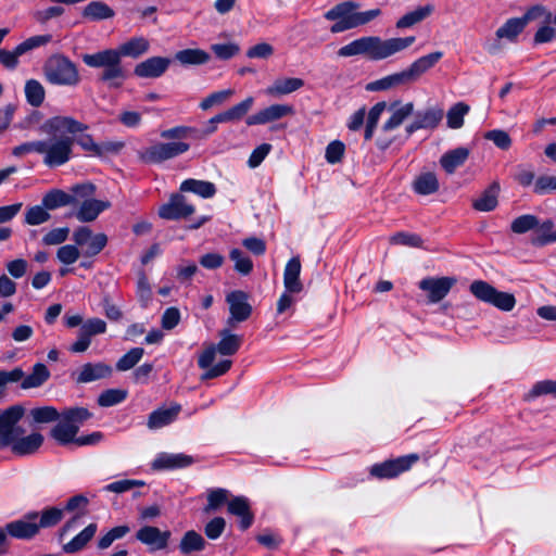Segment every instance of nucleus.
<instances>
[{
    "instance_id": "10",
    "label": "nucleus",
    "mask_w": 556,
    "mask_h": 556,
    "mask_svg": "<svg viewBox=\"0 0 556 556\" xmlns=\"http://www.w3.org/2000/svg\"><path fill=\"white\" fill-rule=\"evenodd\" d=\"M24 414L25 408L22 405H13L3 412L0 410V450L8 447L16 434L24 432L16 426Z\"/></svg>"
},
{
    "instance_id": "54",
    "label": "nucleus",
    "mask_w": 556,
    "mask_h": 556,
    "mask_svg": "<svg viewBox=\"0 0 556 556\" xmlns=\"http://www.w3.org/2000/svg\"><path fill=\"white\" fill-rule=\"evenodd\" d=\"M556 393V381L543 380L536 382L529 392L523 395V401L530 402L539 396L555 394Z\"/></svg>"
},
{
    "instance_id": "12",
    "label": "nucleus",
    "mask_w": 556,
    "mask_h": 556,
    "mask_svg": "<svg viewBox=\"0 0 556 556\" xmlns=\"http://www.w3.org/2000/svg\"><path fill=\"white\" fill-rule=\"evenodd\" d=\"M419 460L418 454H408L400 456L395 459H388L380 464H375L370 468V475L378 479H391L397 477L400 473L407 471L410 467Z\"/></svg>"
},
{
    "instance_id": "42",
    "label": "nucleus",
    "mask_w": 556,
    "mask_h": 556,
    "mask_svg": "<svg viewBox=\"0 0 556 556\" xmlns=\"http://www.w3.org/2000/svg\"><path fill=\"white\" fill-rule=\"evenodd\" d=\"M206 542L203 536L194 530L187 531L179 543V551L187 555L193 552H201L205 548Z\"/></svg>"
},
{
    "instance_id": "58",
    "label": "nucleus",
    "mask_w": 556,
    "mask_h": 556,
    "mask_svg": "<svg viewBox=\"0 0 556 556\" xmlns=\"http://www.w3.org/2000/svg\"><path fill=\"white\" fill-rule=\"evenodd\" d=\"M390 243L420 248L422 245V239L416 233L400 231L391 236Z\"/></svg>"
},
{
    "instance_id": "28",
    "label": "nucleus",
    "mask_w": 556,
    "mask_h": 556,
    "mask_svg": "<svg viewBox=\"0 0 556 556\" xmlns=\"http://www.w3.org/2000/svg\"><path fill=\"white\" fill-rule=\"evenodd\" d=\"M111 203L109 201H101L97 199H87L76 212V218L83 223L93 222L104 210L109 208Z\"/></svg>"
},
{
    "instance_id": "23",
    "label": "nucleus",
    "mask_w": 556,
    "mask_h": 556,
    "mask_svg": "<svg viewBox=\"0 0 556 556\" xmlns=\"http://www.w3.org/2000/svg\"><path fill=\"white\" fill-rule=\"evenodd\" d=\"M112 375V367L105 363H86L81 366L75 380L77 383H89L108 378Z\"/></svg>"
},
{
    "instance_id": "6",
    "label": "nucleus",
    "mask_w": 556,
    "mask_h": 556,
    "mask_svg": "<svg viewBox=\"0 0 556 556\" xmlns=\"http://www.w3.org/2000/svg\"><path fill=\"white\" fill-rule=\"evenodd\" d=\"M43 128L49 134L66 132L73 135L74 144L77 143L83 150L96 156L98 143L89 134H83L88 129V125L71 117L54 116L47 119Z\"/></svg>"
},
{
    "instance_id": "36",
    "label": "nucleus",
    "mask_w": 556,
    "mask_h": 556,
    "mask_svg": "<svg viewBox=\"0 0 556 556\" xmlns=\"http://www.w3.org/2000/svg\"><path fill=\"white\" fill-rule=\"evenodd\" d=\"M304 80L301 78H279L274 81L271 86L266 89V93L273 97L289 94L302 88Z\"/></svg>"
},
{
    "instance_id": "63",
    "label": "nucleus",
    "mask_w": 556,
    "mask_h": 556,
    "mask_svg": "<svg viewBox=\"0 0 556 556\" xmlns=\"http://www.w3.org/2000/svg\"><path fill=\"white\" fill-rule=\"evenodd\" d=\"M77 247L78 245L66 244L59 248L56 252L58 260L65 265L74 264L80 256Z\"/></svg>"
},
{
    "instance_id": "43",
    "label": "nucleus",
    "mask_w": 556,
    "mask_h": 556,
    "mask_svg": "<svg viewBox=\"0 0 556 556\" xmlns=\"http://www.w3.org/2000/svg\"><path fill=\"white\" fill-rule=\"evenodd\" d=\"M433 10H434V7L431 4L419 7L416 10L404 14L396 22V27L400 29L412 27L415 24L420 23L421 21H424L428 16H430V14L433 12Z\"/></svg>"
},
{
    "instance_id": "29",
    "label": "nucleus",
    "mask_w": 556,
    "mask_h": 556,
    "mask_svg": "<svg viewBox=\"0 0 556 556\" xmlns=\"http://www.w3.org/2000/svg\"><path fill=\"white\" fill-rule=\"evenodd\" d=\"M180 409L181 407L179 404H175L168 408H157L149 415L147 425L150 429H159L167 426L177 418Z\"/></svg>"
},
{
    "instance_id": "14",
    "label": "nucleus",
    "mask_w": 556,
    "mask_h": 556,
    "mask_svg": "<svg viewBox=\"0 0 556 556\" xmlns=\"http://www.w3.org/2000/svg\"><path fill=\"white\" fill-rule=\"evenodd\" d=\"M226 302L229 305L230 316L227 320L229 326L236 323H243L252 314V305L249 303V295L242 290L231 291L226 295Z\"/></svg>"
},
{
    "instance_id": "44",
    "label": "nucleus",
    "mask_w": 556,
    "mask_h": 556,
    "mask_svg": "<svg viewBox=\"0 0 556 556\" xmlns=\"http://www.w3.org/2000/svg\"><path fill=\"white\" fill-rule=\"evenodd\" d=\"M520 18L525 26L535 21L540 22V24H551L553 21L556 22V17L554 18L552 11L542 4L530 7Z\"/></svg>"
},
{
    "instance_id": "39",
    "label": "nucleus",
    "mask_w": 556,
    "mask_h": 556,
    "mask_svg": "<svg viewBox=\"0 0 556 556\" xmlns=\"http://www.w3.org/2000/svg\"><path fill=\"white\" fill-rule=\"evenodd\" d=\"M174 59L185 66L202 65L211 60V55L202 49H184L177 51Z\"/></svg>"
},
{
    "instance_id": "46",
    "label": "nucleus",
    "mask_w": 556,
    "mask_h": 556,
    "mask_svg": "<svg viewBox=\"0 0 556 556\" xmlns=\"http://www.w3.org/2000/svg\"><path fill=\"white\" fill-rule=\"evenodd\" d=\"M25 97L29 105L34 108L40 106L46 97V91L40 81L28 79L25 84Z\"/></svg>"
},
{
    "instance_id": "2",
    "label": "nucleus",
    "mask_w": 556,
    "mask_h": 556,
    "mask_svg": "<svg viewBox=\"0 0 556 556\" xmlns=\"http://www.w3.org/2000/svg\"><path fill=\"white\" fill-rule=\"evenodd\" d=\"M415 42V37L382 39L379 36H365L351 41L338 50L342 58L364 55L371 61L388 59Z\"/></svg>"
},
{
    "instance_id": "62",
    "label": "nucleus",
    "mask_w": 556,
    "mask_h": 556,
    "mask_svg": "<svg viewBox=\"0 0 556 556\" xmlns=\"http://www.w3.org/2000/svg\"><path fill=\"white\" fill-rule=\"evenodd\" d=\"M90 339L106 331V323L98 317L87 319L80 327Z\"/></svg>"
},
{
    "instance_id": "51",
    "label": "nucleus",
    "mask_w": 556,
    "mask_h": 556,
    "mask_svg": "<svg viewBox=\"0 0 556 556\" xmlns=\"http://www.w3.org/2000/svg\"><path fill=\"white\" fill-rule=\"evenodd\" d=\"M253 103H254V98L248 97L240 103L224 111L226 122L231 123V122H238V121L242 119L247 115V113L251 110V108L253 106Z\"/></svg>"
},
{
    "instance_id": "45",
    "label": "nucleus",
    "mask_w": 556,
    "mask_h": 556,
    "mask_svg": "<svg viewBox=\"0 0 556 556\" xmlns=\"http://www.w3.org/2000/svg\"><path fill=\"white\" fill-rule=\"evenodd\" d=\"M525 27L526 26L520 17H513L507 20L500 28H497L495 35L500 39L505 38L510 41H515Z\"/></svg>"
},
{
    "instance_id": "53",
    "label": "nucleus",
    "mask_w": 556,
    "mask_h": 556,
    "mask_svg": "<svg viewBox=\"0 0 556 556\" xmlns=\"http://www.w3.org/2000/svg\"><path fill=\"white\" fill-rule=\"evenodd\" d=\"M539 226V218L531 214H525L515 218L510 224L514 233L522 235Z\"/></svg>"
},
{
    "instance_id": "60",
    "label": "nucleus",
    "mask_w": 556,
    "mask_h": 556,
    "mask_svg": "<svg viewBox=\"0 0 556 556\" xmlns=\"http://www.w3.org/2000/svg\"><path fill=\"white\" fill-rule=\"evenodd\" d=\"M232 93L233 90L231 89L213 92L200 102V108L203 111H207L214 105H218L225 102L229 97L232 96Z\"/></svg>"
},
{
    "instance_id": "61",
    "label": "nucleus",
    "mask_w": 556,
    "mask_h": 556,
    "mask_svg": "<svg viewBox=\"0 0 556 556\" xmlns=\"http://www.w3.org/2000/svg\"><path fill=\"white\" fill-rule=\"evenodd\" d=\"M214 54L220 60H229L237 55L240 51V48L237 43H215L211 46Z\"/></svg>"
},
{
    "instance_id": "13",
    "label": "nucleus",
    "mask_w": 556,
    "mask_h": 556,
    "mask_svg": "<svg viewBox=\"0 0 556 556\" xmlns=\"http://www.w3.org/2000/svg\"><path fill=\"white\" fill-rule=\"evenodd\" d=\"M73 240L78 247H86L83 254L87 257L98 255L106 245L108 237L100 232L93 235L89 227H78L73 233Z\"/></svg>"
},
{
    "instance_id": "22",
    "label": "nucleus",
    "mask_w": 556,
    "mask_h": 556,
    "mask_svg": "<svg viewBox=\"0 0 556 556\" xmlns=\"http://www.w3.org/2000/svg\"><path fill=\"white\" fill-rule=\"evenodd\" d=\"M442 109H429L425 112H417L414 122L406 126V134L410 136L422 128H435L443 118Z\"/></svg>"
},
{
    "instance_id": "1",
    "label": "nucleus",
    "mask_w": 556,
    "mask_h": 556,
    "mask_svg": "<svg viewBox=\"0 0 556 556\" xmlns=\"http://www.w3.org/2000/svg\"><path fill=\"white\" fill-rule=\"evenodd\" d=\"M150 43L143 37H134L119 46L118 49H105L92 54H83V62L89 67L103 68L100 80L110 87H121L126 79V71L122 66V56L134 59L148 52Z\"/></svg>"
},
{
    "instance_id": "57",
    "label": "nucleus",
    "mask_w": 556,
    "mask_h": 556,
    "mask_svg": "<svg viewBox=\"0 0 556 556\" xmlns=\"http://www.w3.org/2000/svg\"><path fill=\"white\" fill-rule=\"evenodd\" d=\"M229 492L226 489H214L207 494V504L204 507V513L208 514L217 510L228 500Z\"/></svg>"
},
{
    "instance_id": "11",
    "label": "nucleus",
    "mask_w": 556,
    "mask_h": 556,
    "mask_svg": "<svg viewBox=\"0 0 556 556\" xmlns=\"http://www.w3.org/2000/svg\"><path fill=\"white\" fill-rule=\"evenodd\" d=\"M190 148V144L182 141L156 143L140 153V160L148 164H160L174 159Z\"/></svg>"
},
{
    "instance_id": "55",
    "label": "nucleus",
    "mask_w": 556,
    "mask_h": 556,
    "mask_svg": "<svg viewBox=\"0 0 556 556\" xmlns=\"http://www.w3.org/2000/svg\"><path fill=\"white\" fill-rule=\"evenodd\" d=\"M50 218V213L42 204L30 206L25 213V223L30 226L41 225Z\"/></svg>"
},
{
    "instance_id": "33",
    "label": "nucleus",
    "mask_w": 556,
    "mask_h": 556,
    "mask_svg": "<svg viewBox=\"0 0 556 556\" xmlns=\"http://www.w3.org/2000/svg\"><path fill=\"white\" fill-rule=\"evenodd\" d=\"M500 184L493 181L479 198L473 200L472 207L479 212L493 211L498 204Z\"/></svg>"
},
{
    "instance_id": "32",
    "label": "nucleus",
    "mask_w": 556,
    "mask_h": 556,
    "mask_svg": "<svg viewBox=\"0 0 556 556\" xmlns=\"http://www.w3.org/2000/svg\"><path fill=\"white\" fill-rule=\"evenodd\" d=\"M83 18L89 22H100L115 16L114 10L102 1H91L81 10Z\"/></svg>"
},
{
    "instance_id": "9",
    "label": "nucleus",
    "mask_w": 556,
    "mask_h": 556,
    "mask_svg": "<svg viewBox=\"0 0 556 556\" xmlns=\"http://www.w3.org/2000/svg\"><path fill=\"white\" fill-rule=\"evenodd\" d=\"M469 290L479 301L491 304L504 312H510L516 305L513 293L498 291L484 280L472 281Z\"/></svg>"
},
{
    "instance_id": "31",
    "label": "nucleus",
    "mask_w": 556,
    "mask_h": 556,
    "mask_svg": "<svg viewBox=\"0 0 556 556\" xmlns=\"http://www.w3.org/2000/svg\"><path fill=\"white\" fill-rule=\"evenodd\" d=\"M412 84V80L409 78V75L407 74L406 70L394 73L391 75H388L386 77H382L380 79H377L375 81L369 83L366 86V89L368 91H381V90H388L397 86L402 85H408Z\"/></svg>"
},
{
    "instance_id": "52",
    "label": "nucleus",
    "mask_w": 556,
    "mask_h": 556,
    "mask_svg": "<svg viewBox=\"0 0 556 556\" xmlns=\"http://www.w3.org/2000/svg\"><path fill=\"white\" fill-rule=\"evenodd\" d=\"M144 350L142 348H132L124 354L116 363L118 371H126L134 368L142 358Z\"/></svg>"
},
{
    "instance_id": "48",
    "label": "nucleus",
    "mask_w": 556,
    "mask_h": 556,
    "mask_svg": "<svg viewBox=\"0 0 556 556\" xmlns=\"http://www.w3.org/2000/svg\"><path fill=\"white\" fill-rule=\"evenodd\" d=\"M229 258L235 263V270L240 275L248 276L253 270L252 260L240 249H232Z\"/></svg>"
},
{
    "instance_id": "8",
    "label": "nucleus",
    "mask_w": 556,
    "mask_h": 556,
    "mask_svg": "<svg viewBox=\"0 0 556 556\" xmlns=\"http://www.w3.org/2000/svg\"><path fill=\"white\" fill-rule=\"evenodd\" d=\"M43 164L50 168L67 163L73 155L74 138L71 136L50 137L42 140Z\"/></svg>"
},
{
    "instance_id": "37",
    "label": "nucleus",
    "mask_w": 556,
    "mask_h": 556,
    "mask_svg": "<svg viewBox=\"0 0 556 556\" xmlns=\"http://www.w3.org/2000/svg\"><path fill=\"white\" fill-rule=\"evenodd\" d=\"M50 376V370L45 364L36 363L33 366L31 372L22 380L21 388L25 390L39 388L49 380Z\"/></svg>"
},
{
    "instance_id": "16",
    "label": "nucleus",
    "mask_w": 556,
    "mask_h": 556,
    "mask_svg": "<svg viewBox=\"0 0 556 556\" xmlns=\"http://www.w3.org/2000/svg\"><path fill=\"white\" fill-rule=\"evenodd\" d=\"M39 513L30 511L24 515L23 518L7 523L3 528L7 531V536L11 535L18 540H30L35 538L39 531L36 526V520Z\"/></svg>"
},
{
    "instance_id": "18",
    "label": "nucleus",
    "mask_w": 556,
    "mask_h": 556,
    "mask_svg": "<svg viewBox=\"0 0 556 556\" xmlns=\"http://www.w3.org/2000/svg\"><path fill=\"white\" fill-rule=\"evenodd\" d=\"M170 531H162L154 526H143L136 532V539L150 551H162L168 546Z\"/></svg>"
},
{
    "instance_id": "5",
    "label": "nucleus",
    "mask_w": 556,
    "mask_h": 556,
    "mask_svg": "<svg viewBox=\"0 0 556 556\" xmlns=\"http://www.w3.org/2000/svg\"><path fill=\"white\" fill-rule=\"evenodd\" d=\"M359 4L355 1H344L325 13V18L334 21L330 31L332 34L343 33L345 30L356 28L368 24L381 14L380 9H372L365 12H356Z\"/></svg>"
},
{
    "instance_id": "27",
    "label": "nucleus",
    "mask_w": 556,
    "mask_h": 556,
    "mask_svg": "<svg viewBox=\"0 0 556 556\" xmlns=\"http://www.w3.org/2000/svg\"><path fill=\"white\" fill-rule=\"evenodd\" d=\"M442 58V51H434L414 61L409 67L406 68L412 83L416 81L422 74L432 68Z\"/></svg>"
},
{
    "instance_id": "38",
    "label": "nucleus",
    "mask_w": 556,
    "mask_h": 556,
    "mask_svg": "<svg viewBox=\"0 0 556 556\" xmlns=\"http://www.w3.org/2000/svg\"><path fill=\"white\" fill-rule=\"evenodd\" d=\"M531 238V243L535 247H543L547 243L556 241V231L554 230V222L545 219L540 223L534 229Z\"/></svg>"
},
{
    "instance_id": "17",
    "label": "nucleus",
    "mask_w": 556,
    "mask_h": 556,
    "mask_svg": "<svg viewBox=\"0 0 556 556\" xmlns=\"http://www.w3.org/2000/svg\"><path fill=\"white\" fill-rule=\"evenodd\" d=\"M193 213L194 206L189 204L186 197L180 193L172 194L168 202L159 208V216L167 220L186 218Z\"/></svg>"
},
{
    "instance_id": "41",
    "label": "nucleus",
    "mask_w": 556,
    "mask_h": 556,
    "mask_svg": "<svg viewBox=\"0 0 556 556\" xmlns=\"http://www.w3.org/2000/svg\"><path fill=\"white\" fill-rule=\"evenodd\" d=\"M29 416L34 424H50L54 421H64V410L59 412L53 406H40L30 409Z\"/></svg>"
},
{
    "instance_id": "20",
    "label": "nucleus",
    "mask_w": 556,
    "mask_h": 556,
    "mask_svg": "<svg viewBox=\"0 0 556 556\" xmlns=\"http://www.w3.org/2000/svg\"><path fill=\"white\" fill-rule=\"evenodd\" d=\"M170 60L163 56H152L135 66L134 73L141 78H157L168 68Z\"/></svg>"
},
{
    "instance_id": "21",
    "label": "nucleus",
    "mask_w": 556,
    "mask_h": 556,
    "mask_svg": "<svg viewBox=\"0 0 556 556\" xmlns=\"http://www.w3.org/2000/svg\"><path fill=\"white\" fill-rule=\"evenodd\" d=\"M20 434L14 437V441L10 443L11 451L14 455L26 456L35 454L43 443V435L39 432H33L27 437L18 438Z\"/></svg>"
},
{
    "instance_id": "24",
    "label": "nucleus",
    "mask_w": 556,
    "mask_h": 556,
    "mask_svg": "<svg viewBox=\"0 0 556 556\" xmlns=\"http://www.w3.org/2000/svg\"><path fill=\"white\" fill-rule=\"evenodd\" d=\"M193 458L189 455L179 453V454H168L161 453L152 463V468L155 470H165V469H176V468H185L193 464Z\"/></svg>"
},
{
    "instance_id": "25",
    "label": "nucleus",
    "mask_w": 556,
    "mask_h": 556,
    "mask_svg": "<svg viewBox=\"0 0 556 556\" xmlns=\"http://www.w3.org/2000/svg\"><path fill=\"white\" fill-rule=\"evenodd\" d=\"M301 262L299 256H294L287 263L283 273V285L289 293H300L303 285L300 280Z\"/></svg>"
},
{
    "instance_id": "59",
    "label": "nucleus",
    "mask_w": 556,
    "mask_h": 556,
    "mask_svg": "<svg viewBox=\"0 0 556 556\" xmlns=\"http://www.w3.org/2000/svg\"><path fill=\"white\" fill-rule=\"evenodd\" d=\"M52 39L51 35H38L29 37L28 39L24 40L20 45H17V52L25 54L28 51H31L33 49H36L38 47L45 46L49 43Z\"/></svg>"
},
{
    "instance_id": "15",
    "label": "nucleus",
    "mask_w": 556,
    "mask_h": 556,
    "mask_svg": "<svg viewBox=\"0 0 556 556\" xmlns=\"http://www.w3.org/2000/svg\"><path fill=\"white\" fill-rule=\"evenodd\" d=\"M455 283L456 279L453 277H427L419 281L418 287L427 292L429 303H438L448 294Z\"/></svg>"
},
{
    "instance_id": "50",
    "label": "nucleus",
    "mask_w": 556,
    "mask_h": 556,
    "mask_svg": "<svg viewBox=\"0 0 556 556\" xmlns=\"http://www.w3.org/2000/svg\"><path fill=\"white\" fill-rule=\"evenodd\" d=\"M39 520H36L38 531L41 528H51L56 526L63 519V509L58 507H49L41 511Z\"/></svg>"
},
{
    "instance_id": "7",
    "label": "nucleus",
    "mask_w": 556,
    "mask_h": 556,
    "mask_svg": "<svg viewBox=\"0 0 556 556\" xmlns=\"http://www.w3.org/2000/svg\"><path fill=\"white\" fill-rule=\"evenodd\" d=\"M43 74L53 85L76 86L80 81L76 64L63 54L50 56L43 65Z\"/></svg>"
},
{
    "instance_id": "49",
    "label": "nucleus",
    "mask_w": 556,
    "mask_h": 556,
    "mask_svg": "<svg viewBox=\"0 0 556 556\" xmlns=\"http://www.w3.org/2000/svg\"><path fill=\"white\" fill-rule=\"evenodd\" d=\"M414 104L408 102L393 112L391 117L383 124L382 129L390 131L397 128L409 115L413 114Z\"/></svg>"
},
{
    "instance_id": "40",
    "label": "nucleus",
    "mask_w": 556,
    "mask_h": 556,
    "mask_svg": "<svg viewBox=\"0 0 556 556\" xmlns=\"http://www.w3.org/2000/svg\"><path fill=\"white\" fill-rule=\"evenodd\" d=\"M180 191L182 192H193L204 199H208L215 195L216 187L211 181L205 180H197V179H186L180 185Z\"/></svg>"
},
{
    "instance_id": "56",
    "label": "nucleus",
    "mask_w": 556,
    "mask_h": 556,
    "mask_svg": "<svg viewBox=\"0 0 556 556\" xmlns=\"http://www.w3.org/2000/svg\"><path fill=\"white\" fill-rule=\"evenodd\" d=\"M127 397V391L121 389H108L103 391L97 402L101 407H110L123 402Z\"/></svg>"
},
{
    "instance_id": "35",
    "label": "nucleus",
    "mask_w": 556,
    "mask_h": 556,
    "mask_svg": "<svg viewBox=\"0 0 556 556\" xmlns=\"http://www.w3.org/2000/svg\"><path fill=\"white\" fill-rule=\"evenodd\" d=\"M440 184L438 177L432 172L419 174L413 181V189L417 194L429 195L439 190Z\"/></svg>"
},
{
    "instance_id": "47",
    "label": "nucleus",
    "mask_w": 556,
    "mask_h": 556,
    "mask_svg": "<svg viewBox=\"0 0 556 556\" xmlns=\"http://www.w3.org/2000/svg\"><path fill=\"white\" fill-rule=\"evenodd\" d=\"M470 108L464 102H457L446 113L447 126L452 129H458L464 125V117Z\"/></svg>"
},
{
    "instance_id": "26",
    "label": "nucleus",
    "mask_w": 556,
    "mask_h": 556,
    "mask_svg": "<svg viewBox=\"0 0 556 556\" xmlns=\"http://www.w3.org/2000/svg\"><path fill=\"white\" fill-rule=\"evenodd\" d=\"M470 150L466 147H458L441 155L440 165L447 173L453 174L468 160Z\"/></svg>"
},
{
    "instance_id": "64",
    "label": "nucleus",
    "mask_w": 556,
    "mask_h": 556,
    "mask_svg": "<svg viewBox=\"0 0 556 556\" xmlns=\"http://www.w3.org/2000/svg\"><path fill=\"white\" fill-rule=\"evenodd\" d=\"M344 151V143L339 140H334L327 146L325 157L328 163L336 164L342 160Z\"/></svg>"
},
{
    "instance_id": "34",
    "label": "nucleus",
    "mask_w": 556,
    "mask_h": 556,
    "mask_svg": "<svg viewBox=\"0 0 556 556\" xmlns=\"http://www.w3.org/2000/svg\"><path fill=\"white\" fill-rule=\"evenodd\" d=\"M98 530L97 523H89L84 530L75 535L70 542L62 547L66 554H75L83 551L91 541Z\"/></svg>"
},
{
    "instance_id": "3",
    "label": "nucleus",
    "mask_w": 556,
    "mask_h": 556,
    "mask_svg": "<svg viewBox=\"0 0 556 556\" xmlns=\"http://www.w3.org/2000/svg\"><path fill=\"white\" fill-rule=\"evenodd\" d=\"M92 413L86 407H68L64 409V421L58 422L50 430V437L62 446L74 444L76 446L96 445L103 440L101 431L77 437L80 425L89 420Z\"/></svg>"
},
{
    "instance_id": "4",
    "label": "nucleus",
    "mask_w": 556,
    "mask_h": 556,
    "mask_svg": "<svg viewBox=\"0 0 556 556\" xmlns=\"http://www.w3.org/2000/svg\"><path fill=\"white\" fill-rule=\"evenodd\" d=\"M219 337V342L207 345L198 358L199 367L205 369L201 375L202 381L220 377L231 368L232 362L230 359H223L213 365L217 352L224 356H231L239 351L242 344V337L231 333L228 329L220 330Z\"/></svg>"
},
{
    "instance_id": "19",
    "label": "nucleus",
    "mask_w": 556,
    "mask_h": 556,
    "mask_svg": "<svg viewBox=\"0 0 556 556\" xmlns=\"http://www.w3.org/2000/svg\"><path fill=\"white\" fill-rule=\"evenodd\" d=\"M293 113V108L287 104H273L269 105L257 113L250 115L247 118V125H263L266 123L278 121L287 115Z\"/></svg>"
},
{
    "instance_id": "30",
    "label": "nucleus",
    "mask_w": 556,
    "mask_h": 556,
    "mask_svg": "<svg viewBox=\"0 0 556 556\" xmlns=\"http://www.w3.org/2000/svg\"><path fill=\"white\" fill-rule=\"evenodd\" d=\"M41 202L48 211H53L67 205H77L79 200L61 189H51L42 197Z\"/></svg>"
}]
</instances>
